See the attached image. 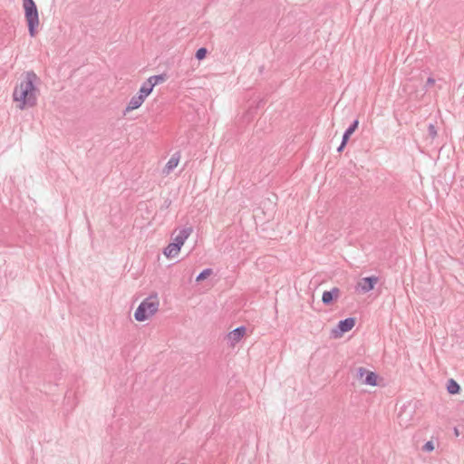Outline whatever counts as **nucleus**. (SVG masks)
I'll return each mask as SVG.
<instances>
[{"mask_svg": "<svg viewBox=\"0 0 464 464\" xmlns=\"http://www.w3.org/2000/svg\"><path fill=\"white\" fill-rule=\"evenodd\" d=\"M39 81L38 76L33 71L26 72L24 79L14 88L13 92L14 102H18L17 107L20 110L33 108L37 103L39 89L36 86Z\"/></svg>", "mask_w": 464, "mask_h": 464, "instance_id": "nucleus-1", "label": "nucleus"}, {"mask_svg": "<svg viewBox=\"0 0 464 464\" xmlns=\"http://www.w3.org/2000/svg\"><path fill=\"white\" fill-rule=\"evenodd\" d=\"M160 302L156 295L145 298L134 313V318L138 322H143L153 316L159 310Z\"/></svg>", "mask_w": 464, "mask_h": 464, "instance_id": "nucleus-2", "label": "nucleus"}, {"mask_svg": "<svg viewBox=\"0 0 464 464\" xmlns=\"http://www.w3.org/2000/svg\"><path fill=\"white\" fill-rule=\"evenodd\" d=\"M24 9V16L28 25V32L31 37H34L37 34L39 25V14L37 6L34 0H23Z\"/></svg>", "mask_w": 464, "mask_h": 464, "instance_id": "nucleus-3", "label": "nucleus"}, {"mask_svg": "<svg viewBox=\"0 0 464 464\" xmlns=\"http://www.w3.org/2000/svg\"><path fill=\"white\" fill-rule=\"evenodd\" d=\"M379 278L375 276L363 277L360 279L355 285L354 288L357 293L365 294L372 290L378 283Z\"/></svg>", "mask_w": 464, "mask_h": 464, "instance_id": "nucleus-4", "label": "nucleus"}, {"mask_svg": "<svg viewBox=\"0 0 464 464\" xmlns=\"http://www.w3.org/2000/svg\"><path fill=\"white\" fill-rule=\"evenodd\" d=\"M357 379L362 384L376 386L378 375L375 372H370L363 367H360L357 369Z\"/></svg>", "mask_w": 464, "mask_h": 464, "instance_id": "nucleus-5", "label": "nucleus"}, {"mask_svg": "<svg viewBox=\"0 0 464 464\" xmlns=\"http://www.w3.org/2000/svg\"><path fill=\"white\" fill-rule=\"evenodd\" d=\"M346 332H348V318L341 320L338 325L331 330L330 338L339 339Z\"/></svg>", "mask_w": 464, "mask_h": 464, "instance_id": "nucleus-6", "label": "nucleus"}, {"mask_svg": "<svg viewBox=\"0 0 464 464\" xmlns=\"http://www.w3.org/2000/svg\"><path fill=\"white\" fill-rule=\"evenodd\" d=\"M246 327L245 326H238L236 329L232 330L228 333L227 338L230 342L231 345H235L246 334Z\"/></svg>", "mask_w": 464, "mask_h": 464, "instance_id": "nucleus-7", "label": "nucleus"}, {"mask_svg": "<svg viewBox=\"0 0 464 464\" xmlns=\"http://www.w3.org/2000/svg\"><path fill=\"white\" fill-rule=\"evenodd\" d=\"M191 233L192 227H190L181 228L173 238V243L181 248V246L184 245L185 241L188 239Z\"/></svg>", "mask_w": 464, "mask_h": 464, "instance_id": "nucleus-8", "label": "nucleus"}, {"mask_svg": "<svg viewBox=\"0 0 464 464\" xmlns=\"http://www.w3.org/2000/svg\"><path fill=\"white\" fill-rule=\"evenodd\" d=\"M144 101H145V99L139 93H138V95L131 97V99L130 100V102H128V104L124 110V115L129 111H131L133 110L140 108L142 105V103L144 102Z\"/></svg>", "mask_w": 464, "mask_h": 464, "instance_id": "nucleus-9", "label": "nucleus"}, {"mask_svg": "<svg viewBox=\"0 0 464 464\" xmlns=\"http://www.w3.org/2000/svg\"><path fill=\"white\" fill-rule=\"evenodd\" d=\"M179 159V152H176L175 154H173L164 168V173L169 174L178 166Z\"/></svg>", "mask_w": 464, "mask_h": 464, "instance_id": "nucleus-10", "label": "nucleus"}, {"mask_svg": "<svg viewBox=\"0 0 464 464\" xmlns=\"http://www.w3.org/2000/svg\"><path fill=\"white\" fill-rule=\"evenodd\" d=\"M339 289L334 287L331 291H325L323 294L322 301L324 304H330L339 295Z\"/></svg>", "mask_w": 464, "mask_h": 464, "instance_id": "nucleus-11", "label": "nucleus"}, {"mask_svg": "<svg viewBox=\"0 0 464 464\" xmlns=\"http://www.w3.org/2000/svg\"><path fill=\"white\" fill-rule=\"evenodd\" d=\"M180 251V247L175 245L173 242L169 243L163 250V254L168 258L176 256Z\"/></svg>", "mask_w": 464, "mask_h": 464, "instance_id": "nucleus-12", "label": "nucleus"}, {"mask_svg": "<svg viewBox=\"0 0 464 464\" xmlns=\"http://www.w3.org/2000/svg\"><path fill=\"white\" fill-rule=\"evenodd\" d=\"M154 86L151 82L148 79L141 84L139 94L141 95L144 99H146L153 91Z\"/></svg>", "mask_w": 464, "mask_h": 464, "instance_id": "nucleus-13", "label": "nucleus"}, {"mask_svg": "<svg viewBox=\"0 0 464 464\" xmlns=\"http://www.w3.org/2000/svg\"><path fill=\"white\" fill-rule=\"evenodd\" d=\"M447 391L450 394H458L460 391V386L454 379H450L447 382Z\"/></svg>", "mask_w": 464, "mask_h": 464, "instance_id": "nucleus-14", "label": "nucleus"}, {"mask_svg": "<svg viewBox=\"0 0 464 464\" xmlns=\"http://www.w3.org/2000/svg\"><path fill=\"white\" fill-rule=\"evenodd\" d=\"M149 81L151 82L152 85L155 87L157 84L161 83L166 81V75L165 74H158V75H152L148 78Z\"/></svg>", "mask_w": 464, "mask_h": 464, "instance_id": "nucleus-15", "label": "nucleus"}, {"mask_svg": "<svg viewBox=\"0 0 464 464\" xmlns=\"http://www.w3.org/2000/svg\"><path fill=\"white\" fill-rule=\"evenodd\" d=\"M211 274H212V269L211 268H206V269H204L202 272H200L198 275V276L196 278V281L197 282H200V281L204 280L205 278H207Z\"/></svg>", "mask_w": 464, "mask_h": 464, "instance_id": "nucleus-16", "label": "nucleus"}, {"mask_svg": "<svg viewBox=\"0 0 464 464\" xmlns=\"http://www.w3.org/2000/svg\"><path fill=\"white\" fill-rule=\"evenodd\" d=\"M348 142V129H346L343 134V139H342V142L341 144L339 145V147L337 148V151H342L343 150V148L345 147V145L347 144Z\"/></svg>", "mask_w": 464, "mask_h": 464, "instance_id": "nucleus-17", "label": "nucleus"}, {"mask_svg": "<svg viewBox=\"0 0 464 464\" xmlns=\"http://www.w3.org/2000/svg\"><path fill=\"white\" fill-rule=\"evenodd\" d=\"M207 53H208V50L205 47H201L197 50L195 56L198 60L200 61L206 57Z\"/></svg>", "mask_w": 464, "mask_h": 464, "instance_id": "nucleus-18", "label": "nucleus"}, {"mask_svg": "<svg viewBox=\"0 0 464 464\" xmlns=\"http://www.w3.org/2000/svg\"><path fill=\"white\" fill-rule=\"evenodd\" d=\"M429 135L434 139L437 136V130L433 124H430L428 127Z\"/></svg>", "mask_w": 464, "mask_h": 464, "instance_id": "nucleus-19", "label": "nucleus"}, {"mask_svg": "<svg viewBox=\"0 0 464 464\" xmlns=\"http://www.w3.org/2000/svg\"><path fill=\"white\" fill-rule=\"evenodd\" d=\"M422 450L424 451H432L434 450V445H433V442L432 441H427L423 447H422Z\"/></svg>", "mask_w": 464, "mask_h": 464, "instance_id": "nucleus-20", "label": "nucleus"}, {"mask_svg": "<svg viewBox=\"0 0 464 464\" xmlns=\"http://www.w3.org/2000/svg\"><path fill=\"white\" fill-rule=\"evenodd\" d=\"M359 124L358 120H354L352 123H350V136L354 132Z\"/></svg>", "mask_w": 464, "mask_h": 464, "instance_id": "nucleus-21", "label": "nucleus"}, {"mask_svg": "<svg viewBox=\"0 0 464 464\" xmlns=\"http://www.w3.org/2000/svg\"><path fill=\"white\" fill-rule=\"evenodd\" d=\"M435 83V80L432 78V77H429L427 79V82H426V84H425V87L426 88H429L430 87L431 85H433Z\"/></svg>", "mask_w": 464, "mask_h": 464, "instance_id": "nucleus-22", "label": "nucleus"}, {"mask_svg": "<svg viewBox=\"0 0 464 464\" xmlns=\"http://www.w3.org/2000/svg\"><path fill=\"white\" fill-rule=\"evenodd\" d=\"M354 325H355V318L350 317V330H352Z\"/></svg>", "mask_w": 464, "mask_h": 464, "instance_id": "nucleus-23", "label": "nucleus"}, {"mask_svg": "<svg viewBox=\"0 0 464 464\" xmlns=\"http://www.w3.org/2000/svg\"><path fill=\"white\" fill-rule=\"evenodd\" d=\"M454 433L456 436L459 435V430L457 428L454 429Z\"/></svg>", "mask_w": 464, "mask_h": 464, "instance_id": "nucleus-24", "label": "nucleus"}]
</instances>
